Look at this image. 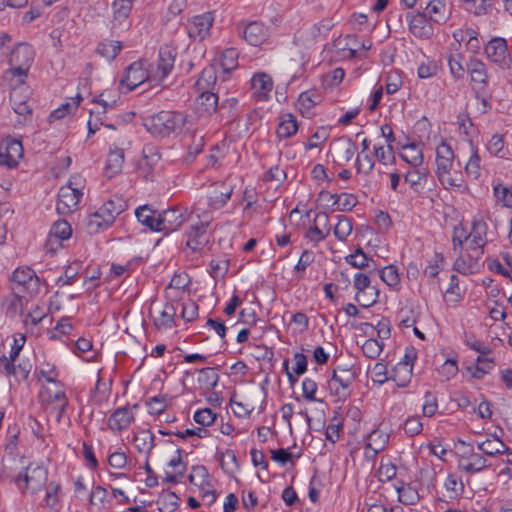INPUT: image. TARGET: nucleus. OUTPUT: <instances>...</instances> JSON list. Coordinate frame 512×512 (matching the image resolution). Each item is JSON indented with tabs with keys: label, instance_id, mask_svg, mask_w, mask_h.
<instances>
[{
	"label": "nucleus",
	"instance_id": "obj_8",
	"mask_svg": "<svg viewBox=\"0 0 512 512\" xmlns=\"http://www.w3.org/2000/svg\"><path fill=\"white\" fill-rule=\"evenodd\" d=\"M456 253H459L456 258L453 269L463 275H471L479 272L482 266V256L484 254V250H477L475 248H469L463 251L458 250Z\"/></svg>",
	"mask_w": 512,
	"mask_h": 512
},
{
	"label": "nucleus",
	"instance_id": "obj_37",
	"mask_svg": "<svg viewBox=\"0 0 512 512\" xmlns=\"http://www.w3.org/2000/svg\"><path fill=\"white\" fill-rule=\"evenodd\" d=\"M11 86L10 92V104L11 107H15L17 105L25 104L28 102L30 97V91L25 83L19 84L17 82V78L14 79L13 82H9Z\"/></svg>",
	"mask_w": 512,
	"mask_h": 512
},
{
	"label": "nucleus",
	"instance_id": "obj_46",
	"mask_svg": "<svg viewBox=\"0 0 512 512\" xmlns=\"http://www.w3.org/2000/svg\"><path fill=\"white\" fill-rule=\"evenodd\" d=\"M381 280L390 288L398 289L400 285V276L398 269L394 265H388L379 271Z\"/></svg>",
	"mask_w": 512,
	"mask_h": 512
},
{
	"label": "nucleus",
	"instance_id": "obj_4",
	"mask_svg": "<svg viewBox=\"0 0 512 512\" xmlns=\"http://www.w3.org/2000/svg\"><path fill=\"white\" fill-rule=\"evenodd\" d=\"M186 121V116L180 112L161 111L152 116L146 126L150 133L165 137L181 131Z\"/></svg>",
	"mask_w": 512,
	"mask_h": 512
},
{
	"label": "nucleus",
	"instance_id": "obj_41",
	"mask_svg": "<svg viewBox=\"0 0 512 512\" xmlns=\"http://www.w3.org/2000/svg\"><path fill=\"white\" fill-rule=\"evenodd\" d=\"M298 130V125L295 118L288 114L278 124L276 133L280 139H287L294 135Z\"/></svg>",
	"mask_w": 512,
	"mask_h": 512
},
{
	"label": "nucleus",
	"instance_id": "obj_63",
	"mask_svg": "<svg viewBox=\"0 0 512 512\" xmlns=\"http://www.w3.org/2000/svg\"><path fill=\"white\" fill-rule=\"evenodd\" d=\"M181 307V317L186 322H192L198 317V305L193 300L182 302Z\"/></svg>",
	"mask_w": 512,
	"mask_h": 512
},
{
	"label": "nucleus",
	"instance_id": "obj_32",
	"mask_svg": "<svg viewBox=\"0 0 512 512\" xmlns=\"http://www.w3.org/2000/svg\"><path fill=\"white\" fill-rule=\"evenodd\" d=\"M184 143L188 149L186 161H193L204 147V135L200 132L194 131L184 137Z\"/></svg>",
	"mask_w": 512,
	"mask_h": 512
},
{
	"label": "nucleus",
	"instance_id": "obj_57",
	"mask_svg": "<svg viewBox=\"0 0 512 512\" xmlns=\"http://www.w3.org/2000/svg\"><path fill=\"white\" fill-rule=\"evenodd\" d=\"M148 412L151 415L161 414L168 406L167 395L159 394L149 398L146 402Z\"/></svg>",
	"mask_w": 512,
	"mask_h": 512
},
{
	"label": "nucleus",
	"instance_id": "obj_45",
	"mask_svg": "<svg viewBox=\"0 0 512 512\" xmlns=\"http://www.w3.org/2000/svg\"><path fill=\"white\" fill-rule=\"evenodd\" d=\"M317 98V95L310 92H303L299 95L297 106L303 116L310 117L312 115V109L317 104Z\"/></svg>",
	"mask_w": 512,
	"mask_h": 512
},
{
	"label": "nucleus",
	"instance_id": "obj_64",
	"mask_svg": "<svg viewBox=\"0 0 512 512\" xmlns=\"http://www.w3.org/2000/svg\"><path fill=\"white\" fill-rule=\"evenodd\" d=\"M60 485L56 482H50L46 486V494L44 497V504L49 508H54L58 504V492Z\"/></svg>",
	"mask_w": 512,
	"mask_h": 512
},
{
	"label": "nucleus",
	"instance_id": "obj_51",
	"mask_svg": "<svg viewBox=\"0 0 512 512\" xmlns=\"http://www.w3.org/2000/svg\"><path fill=\"white\" fill-rule=\"evenodd\" d=\"M353 229L352 220L346 216H338V222L334 227V235L340 241H345Z\"/></svg>",
	"mask_w": 512,
	"mask_h": 512
},
{
	"label": "nucleus",
	"instance_id": "obj_31",
	"mask_svg": "<svg viewBox=\"0 0 512 512\" xmlns=\"http://www.w3.org/2000/svg\"><path fill=\"white\" fill-rule=\"evenodd\" d=\"M133 443L138 452L149 455L155 446V436L150 430H141L135 433Z\"/></svg>",
	"mask_w": 512,
	"mask_h": 512
},
{
	"label": "nucleus",
	"instance_id": "obj_15",
	"mask_svg": "<svg viewBox=\"0 0 512 512\" xmlns=\"http://www.w3.org/2000/svg\"><path fill=\"white\" fill-rule=\"evenodd\" d=\"M175 62V53L168 47L159 50L156 66L151 65L149 70L155 82L161 83L172 71Z\"/></svg>",
	"mask_w": 512,
	"mask_h": 512
},
{
	"label": "nucleus",
	"instance_id": "obj_35",
	"mask_svg": "<svg viewBox=\"0 0 512 512\" xmlns=\"http://www.w3.org/2000/svg\"><path fill=\"white\" fill-rule=\"evenodd\" d=\"M27 303L28 296L26 294L12 292L11 297L7 299L6 314L11 318L22 316Z\"/></svg>",
	"mask_w": 512,
	"mask_h": 512
},
{
	"label": "nucleus",
	"instance_id": "obj_33",
	"mask_svg": "<svg viewBox=\"0 0 512 512\" xmlns=\"http://www.w3.org/2000/svg\"><path fill=\"white\" fill-rule=\"evenodd\" d=\"M122 50V43L120 41L105 39L101 41L96 48V53L111 62Z\"/></svg>",
	"mask_w": 512,
	"mask_h": 512
},
{
	"label": "nucleus",
	"instance_id": "obj_9",
	"mask_svg": "<svg viewBox=\"0 0 512 512\" xmlns=\"http://www.w3.org/2000/svg\"><path fill=\"white\" fill-rule=\"evenodd\" d=\"M209 215H205L204 219L198 223H192L190 230L187 232L186 246L193 252H202L210 241V233L207 228L210 224Z\"/></svg>",
	"mask_w": 512,
	"mask_h": 512
},
{
	"label": "nucleus",
	"instance_id": "obj_11",
	"mask_svg": "<svg viewBox=\"0 0 512 512\" xmlns=\"http://www.w3.org/2000/svg\"><path fill=\"white\" fill-rule=\"evenodd\" d=\"M145 81L154 82L149 69H145L141 61L133 62L126 69L125 76L121 79L120 85L127 88L128 91L134 90Z\"/></svg>",
	"mask_w": 512,
	"mask_h": 512
},
{
	"label": "nucleus",
	"instance_id": "obj_58",
	"mask_svg": "<svg viewBox=\"0 0 512 512\" xmlns=\"http://www.w3.org/2000/svg\"><path fill=\"white\" fill-rule=\"evenodd\" d=\"M199 374V382L203 384L207 389H212L218 384L219 375L214 368H202L200 369Z\"/></svg>",
	"mask_w": 512,
	"mask_h": 512
},
{
	"label": "nucleus",
	"instance_id": "obj_10",
	"mask_svg": "<svg viewBox=\"0 0 512 512\" xmlns=\"http://www.w3.org/2000/svg\"><path fill=\"white\" fill-rule=\"evenodd\" d=\"M354 380L355 373L351 369H335L328 381V387L339 399H346L350 395V387Z\"/></svg>",
	"mask_w": 512,
	"mask_h": 512
},
{
	"label": "nucleus",
	"instance_id": "obj_24",
	"mask_svg": "<svg viewBox=\"0 0 512 512\" xmlns=\"http://www.w3.org/2000/svg\"><path fill=\"white\" fill-rule=\"evenodd\" d=\"M114 218L102 205L98 211L88 217L86 228L89 233H98L100 230L109 227L114 223Z\"/></svg>",
	"mask_w": 512,
	"mask_h": 512
},
{
	"label": "nucleus",
	"instance_id": "obj_17",
	"mask_svg": "<svg viewBox=\"0 0 512 512\" xmlns=\"http://www.w3.org/2000/svg\"><path fill=\"white\" fill-rule=\"evenodd\" d=\"M409 31L419 39H429L433 35V27L426 17V13H407Z\"/></svg>",
	"mask_w": 512,
	"mask_h": 512
},
{
	"label": "nucleus",
	"instance_id": "obj_18",
	"mask_svg": "<svg viewBox=\"0 0 512 512\" xmlns=\"http://www.w3.org/2000/svg\"><path fill=\"white\" fill-rule=\"evenodd\" d=\"M43 401L56 412V421L60 422L69 405L65 391L63 389L53 390L51 388H45Z\"/></svg>",
	"mask_w": 512,
	"mask_h": 512
},
{
	"label": "nucleus",
	"instance_id": "obj_44",
	"mask_svg": "<svg viewBox=\"0 0 512 512\" xmlns=\"http://www.w3.org/2000/svg\"><path fill=\"white\" fill-rule=\"evenodd\" d=\"M481 158L478 153V149L472 147V154L465 165V173L466 175L473 179L477 180L481 176Z\"/></svg>",
	"mask_w": 512,
	"mask_h": 512
},
{
	"label": "nucleus",
	"instance_id": "obj_22",
	"mask_svg": "<svg viewBox=\"0 0 512 512\" xmlns=\"http://www.w3.org/2000/svg\"><path fill=\"white\" fill-rule=\"evenodd\" d=\"M251 89L253 96L259 101L267 100L273 89V80L265 72L255 73L251 79Z\"/></svg>",
	"mask_w": 512,
	"mask_h": 512
},
{
	"label": "nucleus",
	"instance_id": "obj_26",
	"mask_svg": "<svg viewBox=\"0 0 512 512\" xmlns=\"http://www.w3.org/2000/svg\"><path fill=\"white\" fill-rule=\"evenodd\" d=\"M426 17L429 21L444 24L450 15L449 9L446 7L444 0H431L426 4L425 10Z\"/></svg>",
	"mask_w": 512,
	"mask_h": 512
},
{
	"label": "nucleus",
	"instance_id": "obj_56",
	"mask_svg": "<svg viewBox=\"0 0 512 512\" xmlns=\"http://www.w3.org/2000/svg\"><path fill=\"white\" fill-rule=\"evenodd\" d=\"M188 478L192 485L202 488L203 485L209 486V474L204 466H194Z\"/></svg>",
	"mask_w": 512,
	"mask_h": 512
},
{
	"label": "nucleus",
	"instance_id": "obj_59",
	"mask_svg": "<svg viewBox=\"0 0 512 512\" xmlns=\"http://www.w3.org/2000/svg\"><path fill=\"white\" fill-rule=\"evenodd\" d=\"M383 346V342L369 338L363 343L362 352L366 357L376 359L381 354Z\"/></svg>",
	"mask_w": 512,
	"mask_h": 512
},
{
	"label": "nucleus",
	"instance_id": "obj_54",
	"mask_svg": "<svg viewBox=\"0 0 512 512\" xmlns=\"http://www.w3.org/2000/svg\"><path fill=\"white\" fill-rule=\"evenodd\" d=\"M345 260L348 264L358 269L369 268L370 261L373 262V260L368 258L361 248H358L353 254L348 255Z\"/></svg>",
	"mask_w": 512,
	"mask_h": 512
},
{
	"label": "nucleus",
	"instance_id": "obj_14",
	"mask_svg": "<svg viewBox=\"0 0 512 512\" xmlns=\"http://www.w3.org/2000/svg\"><path fill=\"white\" fill-rule=\"evenodd\" d=\"M485 52L487 57L502 69L510 68L512 58L504 38L497 37L490 40L485 48Z\"/></svg>",
	"mask_w": 512,
	"mask_h": 512
},
{
	"label": "nucleus",
	"instance_id": "obj_13",
	"mask_svg": "<svg viewBox=\"0 0 512 512\" xmlns=\"http://www.w3.org/2000/svg\"><path fill=\"white\" fill-rule=\"evenodd\" d=\"M23 157V146L21 141L13 138H6L0 143V165L7 168L18 166Z\"/></svg>",
	"mask_w": 512,
	"mask_h": 512
},
{
	"label": "nucleus",
	"instance_id": "obj_28",
	"mask_svg": "<svg viewBox=\"0 0 512 512\" xmlns=\"http://www.w3.org/2000/svg\"><path fill=\"white\" fill-rule=\"evenodd\" d=\"M124 164V149L117 146L110 147L106 165L104 168L105 175L108 178L119 174L122 171Z\"/></svg>",
	"mask_w": 512,
	"mask_h": 512
},
{
	"label": "nucleus",
	"instance_id": "obj_62",
	"mask_svg": "<svg viewBox=\"0 0 512 512\" xmlns=\"http://www.w3.org/2000/svg\"><path fill=\"white\" fill-rule=\"evenodd\" d=\"M487 150L490 154L503 158L504 154V139L500 134H494L487 143Z\"/></svg>",
	"mask_w": 512,
	"mask_h": 512
},
{
	"label": "nucleus",
	"instance_id": "obj_25",
	"mask_svg": "<svg viewBox=\"0 0 512 512\" xmlns=\"http://www.w3.org/2000/svg\"><path fill=\"white\" fill-rule=\"evenodd\" d=\"M389 440L388 434L383 431L376 429L373 430L367 438L365 445V456L366 458H374L380 451H382Z\"/></svg>",
	"mask_w": 512,
	"mask_h": 512
},
{
	"label": "nucleus",
	"instance_id": "obj_19",
	"mask_svg": "<svg viewBox=\"0 0 512 512\" xmlns=\"http://www.w3.org/2000/svg\"><path fill=\"white\" fill-rule=\"evenodd\" d=\"M233 193V186L227 182H215L208 190L209 206L214 209L222 208L230 199Z\"/></svg>",
	"mask_w": 512,
	"mask_h": 512
},
{
	"label": "nucleus",
	"instance_id": "obj_48",
	"mask_svg": "<svg viewBox=\"0 0 512 512\" xmlns=\"http://www.w3.org/2000/svg\"><path fill=\"white\" fill-rule=\"evenodd\" d=\"M223 72L229 73L238 66V52L234 48L225 49L220 56Z\"/></svg>",
	"mask_w": 512,
	"mask_h": 512
},
{
	"label": "nucleus",
	"instance_id": "obj_5",
	"mask_svg": "<svg viewBox=\"0 0 512 512\" xmlns=\"http://www.w3.org/2000/svg\"><path fill=\"white\" fill-rule=\"evenodd\" d=\"M455 449L460 470L468 474H475L489 466L486 458L476 453L471 444L459 439L455 444Z\"/></svg>",
	"mask_w": 512,
	"mask_h": 512
},
{
	"label": "nucleus",
	"instance_id": "obj_29",
	"mask_svg": "<svg viewBox=\"0 0 512 512\" xmlns=\"http://www.w3.org/2000/svg\"><path fill=\"white\" fill-rule=\"evenodd\" d=\"M477 449L489 457H494L505 453H508L512 456V453L509 452V447L499 438H488L482 442H477Z\"/></svg>",
	"mask_w": 512,
	"mask_h": 512
},
{
	"label": "nucleus",
	"instance_id": "obj_55",
	"mask_svg": "<svg viewBox=\"0 0 512 512\" xmlns=\"http://www.w3.org/2000/svg\"><path fill=\"white\" fill-rule=\"evenodd\" d=\"M494 196L497 202L503 207L512 208V188L503 184H497L493 188Z\"/></svg>",
	"mask_w": 512,
	"mask_h": 512
},
{
	"label": "nucleus",
	"instance_id": "obj_40",
	"mask_svg": "<svg viewBox=\"0 0 512 512\" xmlns=\"http://www.w3.org/2000/svg\"><path fill=\"white\" fill-rule=\"evenodd\" d=\"M72 234V229L70 224L66 220H58L56 221L49 233V242H53V240L63 241L68 239Z\"/></svg>",
	"mask_w": 512,
	"mask_h": 512
},
{
	"label": "nucleus",
	"instance_id": "obj_60",
	"mask_svg": "<svg viewBox=\"0 0 512 512\" xmlns=\"http://www.w3.org/2000/svg\"><path fill=\"white\" fill-rule=\"evenodd\" d=\"M375 166L374 156L368 153L358 154L356 158V168L358 173L368 175Z\"/></svg>",
	"mask_w": 512,
	"mask_h": 512
},
{
	"label": "nucleus",
	"instance_id": "obj_16",
	"mask_svg": "<svg viewBox=\"0 0 512 512\" xmlns=\"http://www.w3.org/2000/svg\"><path fill=\"white\" fill-rule=\"evenodd\" d=\"M214 22L211 12L193 16L188 24V34L194 41H202L210 35Z\"/></svg>",
	"mask_w": 512,
	"mask_h": 512
},
{
	"label": "nucleus",
	"instance_id": "obj_2",
	"mask_svg": "<svg viewBox=\"0 0 512 512\" xmlns=\"http://www.w3.org/2000/svg\"><path fill=\"white\" fill-rule=\"evenodd\" d=\"M33 59L34 51L29 44L18 43L14 48H11L8 58L10 69L4 72V80L13 82L17 78L19 84L25 83Z\"/></svg>",
	"mask_w": 512,
	"mask_h": 512
},
{
	"label": "nucleus",
	"instance_id": "obj_1",
	"mask_svg": "<svg viewBox=\"0 0 512 512\" xmlns=\"http://www.w3.org/2000/svg\"><path fill=\"white\" fill-rule=\"evenodd\" d=\"M455 154L452 147L441 142L436 148V175L444 188H460L464 180L459 170H454Z\"/></svg>",
	"mask_w": 512,
	"mask_h": 512
},
{
	"label": "nucleus",
	"instance_id": "obj_39",
	"mask_svg": "<svg viewBox=\"0 0 512 512\" xmlns=\"http://www.w3.org/2000/svg\"><path fill=\"white\" fill-rule=\"evenodd\" d=\"M156 211L152 210L148 205H143L135 210L137 220L143 225L150 228L152 231H158V215L155 216Z\"/></svg>",
	"mask_w": 512,
	"mask_h": 512
},
{
	"label": "nucleus",
	"instance_id": "obj_42",
	"mask_svg": "<svg viewBox=\"0 0 512 512\" xmlns=\"http://www.w3.org/2000/svg\"><path fill=\"white\" fill-rule=\"evenodd\" d=\"M196 104L203 112L211 114L217 109L218 97L213 92L204 91L196 99Z\"/></svg>",
	"mask_w": 512,
	"mask_h": 512
},
{
	"label": "nucleus",
	"instance_id": "obj_6",
	"mask_svg": "<svg viewBox=\"0 0 512 512\" xmlns=\"http://www.w3.org/2000/svg\"><path fill=\"white\" fill-rule=\"evenodd\" d=\"M11 289L14 293L26 294L31 298L38 293L40 280L30 267H19L12 274Z\"/></svg>",
	"mask_w": 512,
	"mask_h": 512
},
{
	"label": "nucleus",
	"instance_id": "obj_27",
	"mask_svg": "<svg viewBox=\"0 0 512 512\" xmlns=\"http://www.w3.org/2000/svg\"><path fill=\"white\" fill-rule=\"evenodd\" d=\"M134 420L132 409L129 406L116 409L108 419L111 430L121 431L129 427Z\"/></svg>",
	"mask_w": 512,
	"mask_h": 512
},
{
	"label": "nucleus",
	"instance_id": "obj_3",
	"mask_svg": "<svg viewBox=\"0 0 512 512\" xmlns=\"http://www.w3.org/2000/svg\"><path fill=\"white\" fill-rule=\"evenodd\" d=\"M47 480V469L34 464H30L13 478L17 488L24 495L38 493L46 486Z\"/></svg>",
	"mask_w": 512,
	"mask_h": 512
},
{
	"label": "nucleus",
	"instance_id": "obj_34",
	"mask_svg": "<svg viewBox=\"0 0 512 512\" xmlns=\"http://www.w3.org/2000/svg\"><path fill=\"white\" fill-rule=\"evenodd\" d=\"M356 150L355 143L350 140H344L335 145L333 153L337 162L345 164L354 157Z\"/></svg>",
	"mask_w": 512,
	"mask_h": 512
},
{
	"label": "nucleus",
	"instance_id": "obj_53",
	"mask_svg": "<svg viewBox=\"0 0 512 512\" xmlns=\"http://www.w3.org/2000/svg\"><path fill=\"white\" fill-rule=\"evenodd\" d=\"M315 260V255L312 251L304 250L294 267V274L296 279L300 280L304 278V272L308 266H310Z\"/></svg>",
	"mask_w": 512,
	"mask_h": 512
},
{
	"label": "nucleus",
	"instance_id": "obj_12",
	"mask_svg": "<svg viewBox=\"0 0 512 512\" xmlns=\"http://www.w3.org/2000/svg\"><path fill=\"white\" fill-rule=\"evenodd\" d=\"M185 212V208L175 206L158 213V232L169 234L177 231L185 221Z\"/></svg>",
	"mask_w": 512,
	"mask_h": 512
},
{
	"label": "nucleus",
	"instance_id": "obj_61",
	"mask_svg": "<svg viewBox=\"0 0 512 512\" xmlns=\"http://www.w3.org/2000/svg\"><path fill=\"white\" fill-rule=\"evenodd\" d=\"M468 234L469 233L466 231L465 227L462 224H458L457 226L454 227L452 235L454 252L461 250L463 248V244L465 242H468Z\"/></svg>",
	"mask_w": 512,
	"mask_h": 512
},
{
	"label": "nucleus",
	"instance_id": "obj_47",
	"mask_svg": "<svg viewBox=\"0 0 512 512\" xmlns=\"http://www.w3.org/2000/svg\"><path fill=\"white\" fill-rule=\"evenodd\" d=\"M81 99L82 97L78 95L76 98L71 99V101L62 104L59 108L52 111L49 116V121L52 122L54 120H59L65 117L67 114L74 112L78 108Z\"/></svg>",
	"mask_w": 512,
	"mask_h": 512
},
{
	"label": "nucleus",
	"instance_id": "obj_36",
	"mask_svg": "<svg viewBox=\"0 0 512 512\" xmlns=\"http://www.w3.org/2000/svg\"><path fill=\"white\" fill-rule=\"evenodd\" d=\"M400 157L411 167L421 166L424 162L422 149L414 143L403 146Z\"/></svg>",
	"mask_w": 512,
	"mask_h": 512
},
{
	"label": "nucleus",
	"instance_id": "obj_50",
	"mask_svg": "<svg viewBox=\"0 0 512 512\" xmlns=\"http://www.w3.org/2000/svg\"><path fill=\"white\" fill-rule=\"evenodd\" d=\"M133 2L132 1H116L112 3L114 21L121 24L126 20L131 12Z\"/></svg>",
	"mask_w": 512,
	"mask_h": 512
},
{
	"label": "nucleus",
	"instance_id": "obj_30",
	"mask_svg": "<svg viewBox=\"0 0 512 512\" xmlns=\"http://www.w3.org/2000/svg\"><path fill=\"white\" fill-rule=\"evenodd\" d=\"M176 308L173 303H166L159 316L154 318V325L157 330H168L175 325Z\"/></svg>",
	"mask_w": 512,
	"mask_h": 512
},
{
	"label": "nucleus",
	"instance_id": "obj_23",
	"mask_svg": "<svg viewBox=\"0 0 512 512\" xmlns=\"http://www.w3.org/2000/svg\"><path fill=\"white\" fill-rule=\"evenodd\" d=\"M467 71L470 74L471 81L478 92L485 90L488 84V75L485 64L475 58L467 63Z\"/></svg>",
	"mask_w": 512,
	"mask_h": 512
},
{
	"label": "nucleus",
	"instance_id": "obj_43",
	"mask_svg": "<svg viewBox=\"0 0 512 512\" xmlns=\"http://www.w3.org/2000/svg\"><path fill=\"white\" fill-rule=\"evenodd\" d=\"M329 199L333 200L332 205H338V210L340 211H350L357 204V198L353 194L342 193L340 195L336 194H327Z\"/></svg>",
	"mask_w": 512,
	"mask_h": 512
},
{
	"label": "nucleus",
	"instance_id": "obj_38",
	"mask_svg": "<svg viewBox=\"0 0 512 512\" xmlns=\"http://www.w3.org/2000/svg\"><path fill=\"white\" fill-rule=\"evenodd\" d=\"M428 173V169L423 167V165L418 167H411L406 172L404 180L413 189L417 190L419 186L426 182Z\"/></svg>",
	"mask_w": 512,
	"mask_h": 512
},
{
	"label": "nucleus",
	"instance_id": "obj_20",
	"mask_svg": "<svg viewBox=\"0 0 512 512\" xmlns=\"http://www.w3.org/2000/svg\"><path fill=\"white\" fill-rule=\"evenodd\" d=\"M243 39L250 45L258 47L264 44L269 38L268 29L258 21L248 23L242 30Z\"/></svg>",
	"mask_w": 512,
	"mask_h": 512
},
{
	"label": "nucleus",
	"instance_id": "obj_7",
	"mask_svg": "<svg viewBox=\"0 0 512 512\" xmlns=\"http://www.w3.org/2000/svg\"><path fill=\"white\" fill-rule=\"evenodd\" d=\"M82 196L83 192L81 187L78 186L76 178L70 179L69 182L59 190L56 204L57 212L61 215L71 214L77 209Z\"/></svg>",
	"mask_w": 512,
	"mask_h": 512
},
{
	"label": "nucleus",
	"instance_id": "obj_52",
	"mask_svg": "<svg viewBox=\"0 0 512 512\" xmlns=\"http://www.w3.org/2000/svg\"><path fill=\"white\" fill-rule=\"evenodd\" d=\"M411 377L412 367L396 365L391 379L396 383L398 387H406L410 383Z\"/></svg>",
	"mask_w": 512,
	"mask_h": 512
},
{
	"label": "nucleus",
	"instance_id": "obj_21",
	"mask_svg": "<svg viewBox=\"0 0 512 512\" xmlns=\"http://www.w3.org/2000/svg\"><path fill=\"white\" fill-rule=\"evenodd\" d=\"M488 225L482 218L472 220L471 230L468 234V247L477 250H484L487 244Z\"/></svg>",
	"mask_w": 512,
	"mask_h": 512
},
{
	"label": "nucleus",
	"instance_id": "obj_49",
	"mask_svg": "<svg viewBox=\"0 0 512 512\" xmlns=\"http://www.w3.org/2000/svg\"><path fill=\"white\" fill-rule=\"evenodd\" d=\"M493 360L488 357L478 356L477 365L468 367L467 370L473 378L481 379L492 368Z\"/></svg>",
	"mask_w": 512,
	"mask_h": 512
}]
</instances>
